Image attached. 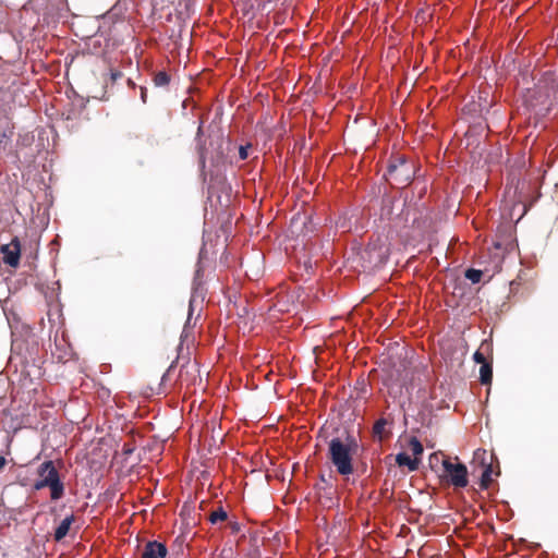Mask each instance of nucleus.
<instances>
[{"label":"nucleus","instance_id":"1","mask_svg":"<svg viewBox=\"0 0 558 558\" xmlns=\"http://www.w3.org/2000/svg\"><path fill=\"white\" fill-rule=\"evenodd\" d=\"M356 441L348 437L347 439L335 438L329 444V457L337 472L348 476L353 472V454L356 452Z\"/></svg>","mask_w":558,"mask_h":558},{"label":"nucleus","instance_id":"2","mask_svg":"<svg viewBox=\"0 0 558 558\" xmlns=\"http://www.w3.org/2000/svg\"><path fill=\"white\" fill-rule=\"evenodd\" d=\"M38 480L34 484L36 490L48 487L52 500H59L64 495V485L52 461H45L37 470Z\"/></svg>","mask_w":558,"mask_h":558},{"label":"nucleus","instance_id":"3","mask_svg":"<svg viewBox=\"0 0 558 558\" xmlns=\"http://www.w3.org/2000/svg\"><path fill=\"white\" fill-rule=\"evenodd\" d=\"M439 478L456 488H464L469 484L468 469L459 461L458 457H445L441 459Z\"/></svg>","mask_w":558,"mask_h":558},{"label":"nucleus","instance_id":"4","mask_svg":"<svg viewBox=\"0 0 558 558\" xmlns=\"http://www.w3.org/2000/svg\"><path fill=\"white\" fill-rule=\"evenodd\" d=\"M0 252L3 255L4 264L13 268L19 266L21 258V243L19 238L15 236L10 243L1 245Z\"/></svg>","mask_w":558,"mask_h":558},{"label":"nucleus","instance_id":"5","mask_svg":"<svg viewBox=\"0 0 558 558\" xmlns=\"http://www.w3.org/2000/svg\"><path fill=\"white\" fill-rule=\"evenodd\" d=\"M168 550L167 547L159 542H148L142 553V558H165Z\"/></svg>","mask_w":558,"mask_h":558},{"label":"nucleus","instance_id":"6","mask_svg":"<svg viewBox=\"0 0 558 558\" xmlns=\"http://www.w3.org/2000/svg\"><path fill=\"white\" fill-rule=\"evenodd\" d=\"M74 522V515L64 518L54 531V539H63L70 531L72 523Z\"/></svg>","mask_w":558,"mask_h":558},{"label":"nucleus","instance_id":"7","mask_svg":"<svg viewBox=\"0 0 558 558\" xmlns=\"http://www.w3.org/2000/svg\"><path fill=\"white\" fill-rule=\"evenodd\" d=\"M396 462L399 466H408L410 471H414L418 466V461L416 458H411L408 453L401 452L396 457Z\"/></svg>","mask_w":558,"mask_h":558},{"label":"nucleus","instance_id":"8","mask_svg":"<svg viewBox=\"0 0 558 558\" xmlns=\"http://www.w3.org/2000/svg\"><path fill=\"white\" fill-rule=\"evenodd\" d=\"M490 352V345L483 342L478 350L474 353L473 359L476 363L484 365V363H490L487 359V354Z\"/></svg>","mask_w":558,"mask_h":558},{"label":"nucleus","instance_id":"9","mask_svg":"<svg viewBox=\"0 0 558 558\" xmlns=\"http://www.w3.org/2000/svg\"><path fill=\"white\" fill-rule=\"evenodd\" d=\"M480 377H481V383L484 385H489L492 383V379H493L492 363H484V365H481Z\"/></svg>","mask_w":558,"mask_h":558},{"label":"nucleus","instance_id":"10","mask_svg":"<svg viewBox=\"0 0 558 558\" xmlns=\"http://www.w3.org/2000/svg\"><path fill=\"white\" fill-rule=\"evenodd\" d=\"M153 81L156 86H167L170 82V76L165 71H160L155 74Z\"/></svg>","mask_w":558,"mask_h":558},{"label":"nucleus","instance_id":"11","mask_svg":"<svg viewBox=\"0 0 558 558\" xmlns=\"http://www.w3.org/2000/svg\"><path fill=\"white\" fill-rule=\"evenodd\" d=\"M227 520V512L222 508H218L213 511L209 515V521L215 524Z\"/></svg>","mask_w":558,"mask_h":558},{"label":"nucleus","instance_id":"12","mask_svg":"<svg viewBox=\"0 0 558 558\" xmlns=\"http://www.w3.org/2000/svg\"><path fill=\"white\" fill-rule=\"evenodd\" d=\"M465 277L473 283H477L482 279V271L477 269H468L465 272Z\"/></svg>","mask_w":558,"mask_h":558},{"label":"nucleus","instance_id":"13","mask_svg":"<svg viewBox=\"0 0 558 558\" xmlns=\"http://www.w3.org/2000/svg\"><path fill=\"white\" fill-rule=\"evenodd\" d=\"M410 448L415 457H418L423 453V446L416 438H412L410 440Z\"/></svg>","mask_w":558,"mask_h":558},{"label":"nucleus","instance_id":"14","mask_svg":"<svg viewBox=\"0 0 558 558\" xmlns=\"http://www.w3.org/2000/svg\"><path fill=\"white\" fill-rule=\"evenodd\" d=\"M385 426H386V421L385 420H379L375 423L374 427H373V430H374V434L378 437L381 436L384 429H385Z\"/></svg>","mask_w":558,"mask_h":558},{"label":"nucleus","instance_id":"15","mask_svg":"<svg viewBox=\"0 0 558 558\" xmlns=\"http://www.w3.org/2000/svg\"><path fill=\"white\" fill-rule=\"evenodd\" d=\"M490 481V466H488L482 475V484L487 486V483Z\"/></svg>","mask_w":558,"mask_h":558},{"label":"nucleus","instance_id":"16","mask_svg":"<svg viewBox=\"0 0 558 558\" xmlns=\"http://www.w3.org/2000/svg\"><path fill=\"white\" fill-rule=\"evenodd\" d=\"M250 146H241L239 149V156L241 160H245L248 157Z\"/></svg>","mask_w":558,"mask_h":558},{"label":"nucleus","instance_id":"17","mask_svg":"<svg viewBox=\"0 0 558 558\" xmlns=\"http://www.w3.org/2000/svg\"><path fill=\"white\" fill-rule=\"evenodd\" d=\"M398 171V168L396 166H391L389 168V175L392 177Z\"/></svg>","mask_w":558,"mask_h":558},{"label":"nucleus","instance_id":"18","mask_svg":"<svg viewBox=\"0 0 558 558\" xmlns=\"http://www.w3.org/2000/svg\"><path fill=\"white\" fill-rule=\"evenodd\" d=\"M5 464H7L5 458L0 456V471L4 468Z\"/></svg>","mask_w":558,"mask_h":558},{"label":"nucleus","instance_id":"19","mask_svg":"<svg viewBox=\"0 0 558 558\" xmlns=\"http://www.w3.org/2000/svg\"><path fill=\"white\" fill-rule=\"evenodd\" d=\"M430 463L433 464L434 461H439V457L437 454H433L429 459Z\"/></svg>","mask_w":558,"mask_h":558},{"label":"nucleus","instance_id":"20","mask_svg":"<svg viewBox=\"0 0 558 558\" xmlns=\"http://www.w3.org/2000/svg\"><path fill=\"white\" fill-rule=\"evenodd\" d=\"M141 97H142V100L145 102L146 101V90L144 88H142Z\"/></svg>","mask_w":558,"mask_h":558},{"label":"nucleus","instance_id":"21","mask_svg":"<svg viewBox=\"0 0 558 558\" xmlns=\"http://www.w3.org/2000/svg\"><path fill=\"white\" fill-rule=\"evenodd\" d=\"M405 168H407V165H405L404 162H402V163H401V167H400V170H401V171H404V170H407Z\"/></svg>","mask_w":558,"mask_h":558},{"label":"nucleus","instance_id":"22","mask_svg":"<svg viewBox=\"0 0 558 558\" xmlns=\"http://www.w3.org/2000/svg\"><path fill=\"white\" fill-rule=\"evenodd\" d=\"M430 558H441V557H440V556H433V557H430Z\"/></svg>","mask_w":558,"mask_h":558}]
</instances>
